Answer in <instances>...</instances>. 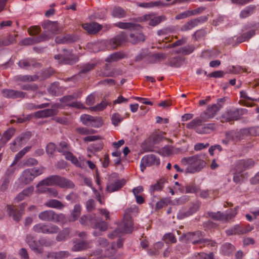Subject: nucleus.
<instances>
[{
  "instance_id": "1",
  "label": "nucleus",
  "mask_w": 259,
  "mask_h": 259,
  "mask_svg": "<svg viewBox=\"0 0 259 259\" xmlns=\"http://www.w3.org/2000/svg\"><path fill=\"white\" fill-rule=\"evenodd\" d=\"M134 209L128 208L125 210L122 223L118 228L108 234L109 238L113 239L120 234L131 233L133 231V222L131 214Z\"/></svg>"
},
{
  "instance_id": "2",
  "label": "nucleus",
  "mask_w": 259,
  "mask_h": 259,
  "mask_svg": "<svg viewBox=\"0 0 259 259\" xmlns=\"http://www.w3.org/2000/svg\"><path fill=\"white\" fill-rule=\"evenodd\" d=\"M182 164L188 165L185 170L186 173L194 174L200 171L206 165L205 161L203 159L202 155H195L192 156L185 157L182 159Z\"/></svg>"
},
{
  "instance_id": "3",
  "label": "nucleus",
  "mask_w": 259,
  "mask_h": 259,
  "mask_svg": "<svg viewBox=\"0 0 259 259\" xmlns=\"http://www.w3.org/2000/svg\"><path fill=\"white\" fill-rule=\"evenodd\" d=\"M38 218L42 221L64 224L67 222L66 215L63 213H57L54 210H47L38 214Z\"/></svg>"
},
{
  "instance_id": "4",
  "label": "nucleus",
  "mask_w": 259,
  "mask_h": 259,
  "mask_svg": "<svg viewBox=\"0 0 259 259\" xmlns=\"http://www.w3.org/2000/svg\"><path fill=\"white\" fill-rule=\"evenodd\" d=\"M54 58L59 60L60 64L69 65H74L79 60V57L77 55L73 54L72 50L65 49L63 50L62 54L56 55L54 56Z\"/></svg>"
},
{
  "instance_id": "5",
  "label": "nucleus",
  "mask_w": 259,
  "mask_h": 259,
  "mask_svg": "<svg viewBox=\"0 0 259 259\" xmlns=\"http://www.w3.org/2000/svg\"><path fill=\"white\" fill-rule=\"evenodd\" d=\"M26 206V204L25 203H21L19 205H8L7 206V212L9 217L18 223L22 219Z\"/></svg>"
},
{
  "instance_id": "6",
  "label": "nucleus",
  "mask_w": 259,
  "mask_h": 259,
  "mask_svg": "<svg viewBox=\"0 0 259 259\" xmlns=\"http://www.w3.org/2000/svg\"><path fill=\"white\" fill-rule=\"evenodd\" d=\"M207 216L212 220L217 221H222L224 223L229 222L233 219L237 214V212L224 213L220 211L217 212L208 211L206 213Z\"/></svg>"
},
{
  "instance_id": "7",
  "label": "nucleus",
  "mask_w": 259,
  "mask_h": 259,
  "mask_svg": "<svg viewBox=\"0 0 259 259\" xmlns=\"http://www.w3.org/2000/svg\"><path fill=\"white\" fill-rule=\"evenodd\" d=\"M160 159L156 155L151 154L144 156L141 160V170L143 172L146 166H158L160 164Z\"/></svg>"
},
{
  "instance_id": "8",
  "label": "nucleus",
  "mask_w": 259,
  "mask_h": 259,
  "mask_svg": "<svg viewBox=\"0 0 259 259\" xmlns=\"http://www.w3.org/2000/svg\"><path fill=\"white\" fill-rule=\"evenodd\" d=\"M254 229L253 226L249 224L236 225L232 228L226 230L227 235H242L250 232Z\"/></svg>"
},
{
  "instance_id": "9",
  "label": "nucleus",
  "mask_w": 259,
  "mask_h": 259,
  "mask_svg": "<svg viewBox=\"0 0 259 259\" xmlns=\"http://www.w3.org/2000/svg\"><path fill=\"white\" fill-rule=\"evenodd\" d=\"M246 109H232L227 110L222 116V117L227 122L237 120L239 119L240 115L244 113Z\"/></svg>"
},
{
  "instance_id": "10",
  "label": "nucleus",
  "mask_w": 259,
  "mask_h": 259,
  "mask_svg": "<svg viewBox=\"0 0 259 259\" xmlns=\"http://www.w3.org/2000/svg\"><path fill=\"white\" fill-rule=\"evenodd\" d=\"M222 107V105L221 104L208 106L207 109L200 114V117L203 120L207 121L209 119L213 117Z\"/></svg>"
},
{
  "instance_id": "11",
  "label": "nucleus",
  "mask_w": 259,
  "mask_h": 259,
  "mask_svg": "<svg viewBox=\"0 0 259 259\" xmlns=\"http://www.w3.org/2000/svg\"><path fill=\"white\" fill-rule=\"evenodd\" d=\"M155 15L154 13L145 15L141 17V20L149 21L148 24L150 26H155L166 20V17L164 15L157 17Z\"/></svg>"
},
{
  "instance_id": "12",
  "label": "nucleus",
  "mask_w": 259,
  "mask_h": 259,
  "mask_svg": "<svg viewBox=\"0 0 259 259\" xmlns=\"http://www.w3.org/2000/svg\"><path fill=\"white\" fill-rule=\"evenodd\" d=\"M18 65L20 68L26 70L30 69L32 67L39 68L41 67L40 63L32 58L22 59L18 62Z\"/></svg>"
},
{
  "instance_id": "13",
  "label": "nucleus",
  "mask_w": 259,
  "mask_h": 259,
  "mask_svg": "<svg viewBox=\"0 0 259 259\" xmlns=\"http://www.w3.org/2000/svg\"><path fill=\"white\" fill-rule=\"evenodd\" d=\"M225 135L229 137V138L232 139V141L236 143L244 139L246 136L244 128H242L239 131H230L227 132Z\"/></svg>"
},
{
  "instance_id": "14",
  "label": "nucleus",
  "mask_w": 259,
  "mask_h": 259,
  "mask_svg": "<svg viewBox=\"0 0 259 259\" xmlns=\"http://www.w3.org/2000/svg\"><path fill=\"white\" fill-rule=\"evenodd\" d=\"M25 241L29 247L35 252L40 254L43 252V248L39 247L34 236L28 234L26 235Z\"/></svg>"
},
{
  "instance_id": "15",
  "label": "nucleus",
  "mask_w": 259,
  "mask_h": 259,
  "mask_svg": "<svg viewBox=\"0 0 259 259\" xmlns=\"http://www.w3.org/2000/svg\"><path fill=\"white\" fill-rule=\"evenodd\" d=\"M254 162L252 159H242L239 160L235 166L236 172L241 173L246 168L254 165Z\"/></svg>"
},
{
  "instance_id": "16",
  "label": "nucleus",
  "mask_w": 259,
  "mask_h": 259,
  "mask_svg": "<svg viewBox=\"0 0 259 259\" xmlns=\"http://www.w3.org/2000/svg\"><path fill=\"white\" fill-rule=\"evenodd\" d=\"M203 237L202 232L200 231H197L193 232H188L184 234L183 238L186 241L192 242L193 245L198 244V243H195L199 240V238Z\"/></svg>"
},
{
  "instance_id": "17",
  "label": "nucleus",
  "mask_w": 259,
  "mask_h": 259,
  "mask_svg": "<svg viewBox=\"0 0 259 259\" xmlns=\"http://www.w3.org/2000/svg\"><path fill=\"white\" fill-rule=\"evenodd\" d=\"M127 37L124 33L115 36L110 40L109 44L113 49H116L122 44L127 41Z\"/></svg>"
},
{
  "instance_id": "18",
  "label": "nucleus",
  "mask_w": 259,
  "mask_h": 259,
  "mask_svg": "<svg viewBox=\"0 0 259 259\" xmlns=\"http://www.w3.org/2000/svg\"><path fill=\"white\" fill-rule=\"evenodd\" d=\"M82 26L90 34H96L102 28V26L97 22L85 23Z\"/></svg>"
},
{
  "instance_id": "19",
  "label": "nucleus",
  "mask_w": 259,
  "mask_h": 259,
  "mask_svg": "<svg viewBox=\"0 0 259 259\" xmlns=\"http://www.w3.org/2000/svg\"><path fill=\"white\" fill-rule=\"evenodd\" d=\"M2 93L3 96L12 99L23 98L26 94L25 92L10 89H4L2 91Z\"/></svg>"
},
{
  "instance_id": "20",
  "label": "nucleus",
  "mask_w": 259,
  "mask_h": 259,
  "mask_svg": "<svg viewBox=\"0 0 259 259\" xmlns=\"http://www.w3.org/2000/svg\"><path fill=\"white\" fill-rule=\"evenodd\" d=\"M29 168L25 169L22 173L19 178L20 183L23 185H27L30 183L34 179L32 171Z\"/></svg>"
},
{
  "instance_id": "21",
  "label": "nucleus",
  "mask_w": 259,
  "mask_h": 259,
  "mask_svg": "<svg viewBox=\"0 0 259 259\" xmlns=\"http://www.w3.org/2000/svg\"><path fill=\"white\" fill-rule=\"evenodd\" d=\"M114 25L115 26L120 29L140 30L142 28V26L140 24L130 22H119L114 24Z\"/></svg>"
},
{
  "instance_id": "22",
  "label": "nucleus",
  "mask_w": 259,
  "mask_h": 259,
  "mask_svg": "<svg viewBox=\"0 0 259 259\" xmlns=\"http://www.w3.org/2000/svg\"><path fill=\"white\" fill-rule=\"evenodd\" d=\"M58 178L59 175L51 176L39 182L37 184V187L57 185Z\"/></svg>"
},
{
  "instance_id": "23",
  "label": "nucleus",
  "mask_w": 259,
  "mask_h": 259,
  "mask_svg": "<svg viewBox=\"0 0 259 259\" xmlns=\"http://www.w3.org/2000/svg\"><path fill=\"white\" fill-rule=\"evenodd\" d=\"M125 184L124 179L117 180L113 183H110L107 185L106 191L109 193L116 191L121 189Z\"/></svg>"
},
{
  "instance_id": "24",
  "label": "nucleus",
  "mask_w": 259,
  "mask_h": 259,
  "mask_svg": "<svg viewBox=\"0 0 259 259\" xmlns=\"http://www.w3.org/2000/svg\"><path fill=\"white\" fill-rule=\"evenodd\" d=\"M126 57V55L123 52H116L110 54L106 59L105 61L108 63L116 62Z\"/></svg>"
},
{
  "instance_id": "25",
  "label": "nucleus",
  "mask_w": 259,
  "mask_h": 259,
  "mask_svg": "<svg viewBox=\"0 0 259 259\" xmlns=\"http://www.w3.org/2000/svg\"><path fill=\"white\" fill-rule=\"evenodd\" d=\"M78 39V37L75 35H66L62 37H57L56 42L57 44H71Z\"/></svg>"
},
{
  "instance_id": "26",
  "label": "nucleus",
  "mask_w": 259,
  "mask_h": 259,
  "mask_svg": "<svg viewBox=\"0 0 259 259\" xmlns=\"http://www.w3.org/2000/svg\"><path fill=\"white\" fill-rule=\"evenodd\" d=\"M166 58L167 56L165 54L163 53H158L149 55L147 58V61L148 63L152 64L164 60Z\"/></svg>"
},
{
  "instance_id": "27",
  "label": "nucleus",
  "mask_w": 259,
  "mask_h": 259,
  "mask_svg": "<svg viewBox=\"0 0 259 259\" xmlns=\"http://www.w3.org/2000/svg\"><path fill=\"white\" fill-rule=\"evenodd\" d=\"M42 27L44 29L50 30L53 33H58L59 31L58 24L57 22H52L48 20L42 23Z\"/></svg>"
},
{
  "instance_id": "28",
  "label": "nucleus",
  "mask_w": 259,
  "mask_h": 259,
  "mask_svg": "<svg viewBox=\"0 0 259 259\" xmlns=\"http://www.w3.org/2000/svg\"><path fill=\"white\" fill-rule=\"evenodd\" d=\"M57 186L65 189H72L74 187V184L71 181L60 176H59L58 182Z\"/></svg>"
},
{
  "instance_id": "29",
  "label": "nucleus",
  "mask_w": 259,
  "mask_h": 259,
  "mask_svg": "<svg viewBox=\"0 0 259 259\" xmlns=\"http://www.w3.org/2000/svg\"><path fill=\"white\" fill-rule=\"evenodd\" d=\"M70 148V145L68 143L64 141H61L57 147V151L65 157L71 152Z\"/></svg>"
},
{
  "instance_id": "30",
  "label": "nucleus",
  "mask_w": 259,
  "mask_h": 259,
  "mask_svg": "<svg viewBox=\"0 0 259 259\" xmlns=\"http://www.w3.org/2000/svg\"><path fill=\"white\" fill-rule=\"evenodd\" d=\"M45 205L48 207L58 209H63L65 207V204L57 199H50L45 203Z\"/></svg>"
},
{
  "instance_id": "31",
  "label": "nucleus",
  "mask_w": 259,
  "mask_h": 259,
  "mask_svg": "<svg viewBox=\"0 0 259 259\" xmlns=\"http://www.w3.org/2000/svg\"><path fill=\"white\" fill-rule=\"evenodd\" d=\"M58 107L59 105L56 104L53 105L52 108L50 109H46L42 110L44 112V118L51 117L57 115L58 113Z\"/></svg>"
},
{
  "instance_id": "32",
  "label": "nucleus",
  "mask_w": 259,
  "mask_h": 259,
  "mask_svg": "<svg viewBox=\"0 0 259 259\" xmlns=\"http://www.w3.org/2000/svg\"><path fill=\"white\" fill-rule=\"evenodd\" d=\"M256 7L255 6H249L241 10L240 13V17L244 19L251 16L254 13Z\"/></svg>"
},
{
  "instance_id": "33",
  "label": "nucleus",
  "mask_w": 259,
  "mask_h": 259,
  "mask_svg": "<svg viewBox=\"0 0 259 259\" xmlns=\"http://www.w3.org/2000/svg\"><path fill=\"white\" fill-rule=\"evenodd\" d=\"M97 63H87L80 67L79 74H86L89 71L95 69L97 66Z\"/></svg>"
},
{
  "instance_id": "34",
  "label": "nucleus",
  "mask_w": 259,
  "mask_h": 259,
  "mask_svg": "<svg viewBox=\"0 0 259 259\" xmlns=\"http://www.w3.org/2000/svg\"><path fill=\"white\" fill-rule=\"evenodd\" d=\"M90 248V242L87 241H81L76 243L72 247L73 251H79Z\"/></svg>"
},
{
  "instance_id": "35",
  "label": "nucleus",
  "mask_w": 259,
  "mask_h": 259,
  "mask_svg": "<svg viewBox=\"0 0 259 259\" xmlns=\"http://www.w3.org/2000/svg\"><path fill=\"white\" fill-rule=\"evenodd\" d=\"M58 234L56 236V240L57 241H62L66 240L69 237L70 230L69 228H66L63 229L61 231L58 232Z\"/></svg>"
},
{
  "instance_id": "36",
  "label": "nucleus",
  "mask_w": 259,
  "mask_h": 259,
  "mask_svg": "<svg viewBox=\"0 0 259 259\" xmlns=\"http://www.w3.org/2000/svg\"><path fill=\"white\" fill-rule=\"evenodd\" d=\"M38 79V77L36 75H20L16 77V80L17 81L21 82H29L36 81Z\"/></svg>"
},
{
  "instance_id": "37",
  "label": "nucleus",
  "mask_w": 259,
  "mask_h": 259,
  "mask_svg": "<svg viewBox=\"0 0 259 259\" xmlns=\"http://www.w3.org/2000/svg\"><path fill=\"white\" fill-rule=\"evenodd\" d=\"M166 182V181L164 178L160 179L155 184L150 186V191L151 193H153L155 191H161L164 186V184Z\"/></svg>"
},
{
  "instance_id": "38",
  "label": "nucleus",
  "mask_w": 259,
  "mask_h": 259,
  "mask_svg": "<svg viewBox=\"0 0 259 259\" xmlns=\"http://www.w3.org/2000/svg\"><path fill=\"white\" fill-rule=\"evenodd\" d=\"M255 34V30H251L248 32L243 33L241 36L237 38V41L239 43L248 40Z\"/></svg>"
},
{
  "instance_id": "39",
  "label": "nucleus",
  "mask_w": 259,
  "mask_h": 259,
  "mask_svg": "<svg viewBox=\"0 0 259 259\" xmlns=\"http://www.w3.org/2000/svg\"><path fill=\"white\" fill-rule=\"evenodd\" d=\"M205 121H207L203 120V119L200 116L199 117L194 118L191 122L188 123L186 127L188 128H193L198 126H200L202 122Z\"/></svg>"
},
{
  "instance_id": "40",
  "label": "nucleus",
  "mask_w": 259,
  "mask_h": 259,
  "mask_svg": "<svg viewBox=\"0 0 259 259\" xmlns=\"http://www.w3.org/2000/svg\"><path fill=\"white\" fill-rule=\"evenodd\" d=\"M40 38H35V37H27L22 39L20 44L21 45L24 46H28V45H32L35 43H38L40 42Z\"/></svg>"
},
{
  "instance_id": "41",
  "label": "nucleus",
  "mask_w": 259,
  "mask_h": 259,
  "mask_svg": "<svg viewBox=\"0 0 259 259\" xmlns=\"http://www.w3.org/2000/svg\"><path fill=\"white\" fill-rule=\"evenodd\" d=\"M195 243H198V244H204L203 246H200V247L202 248L205 245H209L211 247H213L215 246L216 242L212 240L207 238H203L202 237L199 238V240L197 242H195Z\"/></svg>"
},
{
  "instance_id": "42",
  "label": "nucleus",
  "mask_w": 259,
  "mask_h": 259,
  "mask_svg": "<svg viewBox=\"0 0 259 259\" xmlns=\"http://www.w3.org/2000/svg\"><path fill=\"white\" fill-rule=\"evenodd\" d=\"M246 136H257L259 135V126L244 128Z\"/></svg>"
},
{
  "instance_id": "43",
  "label": "nucleus",
  "mask_w": 259,
  "mask_h": 259,
  "mask_svg": "<svg viewBox=\"0 0 259 259\" xmlns=\"http://www.w3.org/2000/svg\"><path fill=\"white\" fill-rule=\"evenodd\" d=\"M126 13L123 9L117 7L113 9L112 11V16L118 18H122L126 16Z\"/></svg>"
},
{
  "instance_id": "44",
  "label": "nucleus",
  "mask_w": 259,
  "mask_h": 259,
  "mask_svg": "<svg viewBox=\"0 0 259 259\" xmlns=\"http://www.w3.org/2000/svg\"><path fill=\"white\" fill-rule=\"evenodd\" d=\"M130 41L133 44H135L140 41H144L145 40V36L143 34L139 33L138 35L135 36V35L133 33L130 34Z\"/></svg>"
},
{
  "instance_id": "45",
  "label": "nucleus",
  "mask_w": 259,
  "mask_h": 259,
  "mask_svg": "<svg viewBox=\"0 0 259 259\" xmlns=\"http://www.w3.org/2000/svg\"><path fill=\"white\" fill-rule=\"evenodd\" d=\"M81 207L79 204H76L74 205L73 209L71 212V217L73 218V220L75 221L77 220L81 213Z\"/></svg>"
},
{
  "instance_id": "46",
  "label": "nucleus",
  "mask_w": 259,
  "mask_h": 259,
  "mask_svg": "<svg viewBox=\"0 0 259 259\" xmlns=\"http://www.w3.org/2000/svg\"><path fill=\"white\" fill-rule=\"evenodd\" d=\"M215 124L213 123H209L205 125L203 127L198 128L197 132L200 134H205L209 133L210 130H213L215 129Z\"/></svg>"
},
{
  "instance_id": "47",
  "label": "nucleus",
  "mask_w": 259,
  "mask_h": 259,
  "mask_svg": "<svg viewBox=\"0 0 259 259\" xmlns=\"http://www.w3.org/2000/svg\"><path fill=\"white\" fill-rule=\"evenodd\" d=\"M65 159L67 160L70 161L73 164L78 167H82V165L80 162H79L77 158L73 155V154L70 152L65 156Z\"/></svg>"
},
{
  "instance_id": "48",
  "label": "nucleus",
  "mask_w": 259,
  "mask_h": 259,
  "mask_svg": "<svg viewBox=\"0 0 259 259\" xmlns=\"http://www.w3.org/2000/svg\"><path fill=\"white\" fill-rule=\"evenodd\" d=\"M80 120L83 124L87 126H90V123H91L92 121H95L96 119L94 118V116L90 115L84 114L80 117Z\"/></svg>"
},
{
  "instance_id": "49",
  "label": "nucleus",
  "mask_w": 259,
  "mask_h": 259,
  "mask_svg": "<svg viewBox=\"0 0 259 259\" xmlns=\"http://www.w3.org/2000/svg\"><path fill=\"white\" fill-rule=\"evenodd\" d=\"M207 34L205 29L197 30L193 35V37L196 40L203 39Z\"/></svg>"
},
{
  "instance_id": "50",
  "label": "nucleus",
  "mask_w": 259,
  "mask_h": 259,
  "mask_svg": "<svg viewBox=\"0 0 259 259\" xmlns=\"http://www.w3.org/2000/svg\"><path fill=\"white\" fill-rule=\"evenodd\" d=\"M197 26V25L193 19L188 21L187 23H186L182 27L181 30L182 31H187L188 30L191 29L192 28H193Z\"/></svg>"
},
{
  "instance_id": "51",
  "label": "nucleus",
  "mask_w": 259,
  "mask_h": 259,
  "mask_svg": "<svg viewBox=\"0 0 259 259\" xmlns=\"http://www.w3.org/2000/svg\"><path fill=\"white\" fill-rule=\"evenodd\" d=\"M163 240L166 243H174L177 242V239L174 234L169 233L163 236Z\"/></svg>"
},
{
  "instance_id": "52",
  "label": "nucleus",
  "mask_w": 259,
  "mask_h": 259,
  "mask_svg": "<svg viewBox=\"0 0 259 259\" xmlns=\"http://www.w3.org/2000/svg\"><path fill=\"white\" fill-rule=\"evenodd\" d=\"M11 179L4 176L2 179V184L0 186V190L2 192L5 191L8 188L9 183Z\"/></svg>"
},
{
  "instance_id": "53",
  "label": "nucleus",
  "mask_w": 259,
  "mask_h": 259,
  "mask_svg": "<svg viewBox=\"0 0 259 259\" xmlns=\"http://www.w3.org/2000/svg\"><path fill=\"white\" fill-rule=\"evenodd\" d=\"M165 5L161 2H155L150 3H143L140 4V6L144 8H150L157 6H164Z\"/></svg>"
},
{
  "instance_id": "54",
  "label": "nucleus",
  "mask_w": 259,
  "mask_h": 259,
  "mask_svg": "<svg viewBox=\"0 0 259 259\" xmlns=\"http://www.w3.org/2000/svg\"><path fill=\"white\" fill-rule=\"evenodd\" d=\"M181 58L179 57H172L169 59L168 65L171 67H179L181 65Z\"/></svg>"
},
{
  "instance_id": "55",
  "label": "nucleus",
  "mask_w": 259,
  "mask_h": 259,
  "mask_svg": "<svg viewBox=\"0 0 259 259\" xmlns=\"http://www.w3.org/2000/svg\"><path fill=\"white\" fill-rule=\"evenodd\" d=\"M31 136L30 132H27L24 134H22L20 136L17 137L13 142V145L15 146L17 144V142L20 144L21 142L25 138L29 139Z\"/></svg>"
},
{
  "instance_id": "56",
  "label": "nucleus",
  "mask_w": 259,
  "mask_h": 259,
  "mask_svg": "<svg viewBox=\"0 0 259 259\" xmlns=\"http://www.w3.org/2000/svg\"><path fill=\"white\" fill-rule=\"evenodd\" d=\"M66 199L71 203H76L78 201L79 195L75 192H71L66 196Z\"/></svg>"
},
{
  "instance_id": "57",
  "label": "nucleus",
  "mask_w": 259,
  "mask_h": 259,
  "mask_svg": "<svg viewBox=\"0 0 259 259\" xmlns=\"http://www.w3.org/2000/svg\"><path fill=\"white\" fill-rule=\"evenodd\" d=\"M169 203V200L166 198H163L158 201L156 204L155 209L156 210L160 209L165 207Z\"/></svg>"
},
{
  "instance_id": "58",
  "label": "nucleus",
  "mask_w": 259,
  "mask_h": 259,
  "mask_svg": "<svg viewBox=\"0 0 259 259\" xmlns=\"http://www.w3.org/2000/svg\"><path fill=\"white\" fill-rule=\"evenodd\" d=\"M92 228L98 229L100 231H104L107 229V225L104 221L100 222H98L97 221L96 223L94 224V226H92Z\"/></svg>"
},
{
  "instance_id": "59",
  "label": "nucleus",
  "mask_w": 259,
  "mask_h": 259,
  "mask_svg": "<svg viewBox=\"0 0 259 259\" xmlns=\"http://www.w3.org/2000/svg\"><path fill=\"white\" fill-rule=\"evenodd\" d=\"M184 188L185 189V192L186 193H197L198 191V189L194 183L187 185L184 186Z\"/></svg>"
},
{
  "instance_id": "60",
  "label": "nucleus",
  "mask_w": 259,
  "mask_h": 259,
  "mask_svg": "<svg viewBox=\"0 0 259 259\" xmlns=\"http://www.w3.org/2000/svg\"><path fill=\"white\" fill-rule=\"evenodd\" d=\"M46 224L39 223L33 226L32 230L36 233L44 234Z\"/></svg>"
},
{
  "instance_id": "61",
  "label": "nucleus",
  "mask_w": 259,
  "mask_h": 259,
  "mask_svg": "<svg viewBox=\"0 0 259 259\" xmlns=\"http://www.w3.org/2000/svg\"><path fill=\"white\" fill-rule=\"evenodd\" d=\"M79 97V95L78 94H73L71 95H67L65 96L62 97L60 99V101L62 103H67L69 101H70L72 100H74L77 99Z\"/></svg>"
},
{
  "instance_id": "62",
  "label": "nucleus",
  "mask_w": 259,
  "mask_h": 259,
  "mask_svg": "<svg viewBox=\"0 0 259 259\" xmlns=\"http://www.w3.org/2000/svg\"><path fill=\"white\" fill-rule=\"evenodd\" d=\"M57 150V147L54 143H49L46 147V152L49 155H53L56 150Z\"/></svg>"
},
{
  "instance_id": "63",
  "label": "nucleus",
  "mask_w": 259,
  "mask_h": 259,
  "mask_svg": "<svg viewBox=\"0 0 259 259\" xmlns=\"http://www.w3.org/2000/svg\"><path fill=\"white\" fill-rule=\"evenodd\" d=\"M206 9V8L204 7H199L195 9L192 10H188L189 14L190 17L192 16H195L197 15L200 14L202 13Z\"/></svg>"
},
{
  "instance_id": "64",
  "label": "nucleus",
  "mask_w": 259,
  "mask_h": 259,
  "mask_svg": "<svg viewBox=\"0 0 259 259\" xmlns=\"http://www.w3.org/2000/svg\"><path fill=\"white\" fill-rule=\"evenodd\" d=\"M107 105V103L106 102L102 101L97 105L91 107L90 110L94 111H102L106 107Z\"/></svg>"
}]
</instances>
